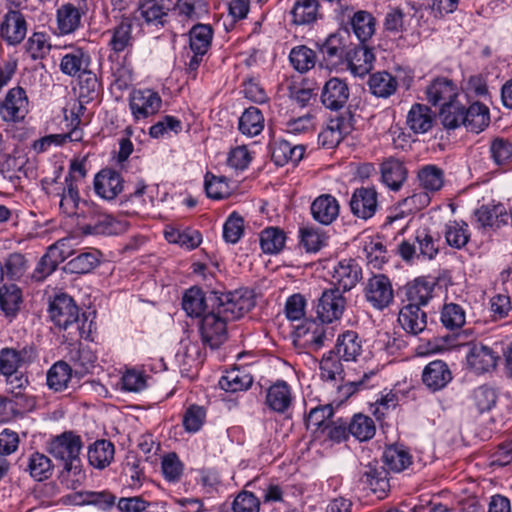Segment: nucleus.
I'll use <instances>...</instances> for the list:
<instances>
[{
	"label": "nucleus",
	"instance_id": "f257e3e1",
	"mask_svg": "<svg viewBox=\"0 0 512 512\" xmlns=\"http://www.w3.org/2000/svg\"><path fill=\"white\" fill-rule=\"evenodd\" d=\"M210 307L227 323L238 320L255 306L252 292L235 290L226 293L211 292Z\"/></svg>",
	"mask_w": 512,
	"mask_h": 512
},
{
	"label": "nucleus",
	"instance_id": "f03ea898",
	"mask_svg": "<svg viewBox=\"0 0 512 512\" xmlns=\"http://www.w3.org/2000/svg\"><path fill=\"white\" fill-rule=\"evenodd\" d=\"M82 219L78 221V225L85 235H118L128 230L127 221L114 218L94 205L84 202Z\"/></svg>",
	"mask_w": 512,
	"mask_h": 512
},
{
	"label": "nucleus",
	"instance_id": "7ed1b4c3",
	"mask_svg": "<svg viewBox=\"0 0 512 512\" xmlns=\"http://www.w3.org/2000/svg\"><path fill=\"white\" fill-rule=\"evenodd\" d=\"M49 314L57 327L68 331L71 340L83 337L85 320L82 321L81 325L79 309L70 296L66 294L56 296L50 304Z\"/></svg>",
	"mask_w": 512,
	"mask_h": 512
},
{
	"label": "nucleus",
	"instance_id": "20e7f679",
	"mask_svg": "<svg viewBox=\"0 0 512 512\" xmlns=\"http://www.w3.org/2000/svg\"><path fill=\"white\" fill-rule=\"evenodd\" d=\"M81 449L82 440L72 431H65L54 436L47 446L48 452L62 464L80 460Z\"/></svg>",
	"mask_w": 512,
	"mask_h": 512
},
{
	"label": "nucleus",
	"instance_id": "39448f33",
	"mask_svg": "<svg viewBox=\"0 0 512 512\" xmlns=\"http://www.w3.org/2000/svg\"><path fill=\"white\" fill-rule=\"evenodd\" d=\"M354 130V119L350 112L330 119L318 135V142L327 149L335 148L344 137Z\"/></svg>",
	"mask_w": 512,
	"mask_h": 512
},
{
	"label": "nucleus",
	"instance_id": "423d86ee",
	"mask_svg": "<svg viewBox=\"0 0 512 512\" xmlns=\"http://www.w3.org/2000/svg\"><path fill=\"white\" fill-rule=\"evenodd\" d=\"M227 322L211 308L200 322V334L204 345L217 349L227 339Z\"/></svg>",
	"mask_w": 512,
	"mask_h": 512
},
{
	"label": "nucleus",
	"instance_id": "0eeeda50",
	"mask_svg": "<svg viewBox=\"0 0 512 512\" xmlns=\"http://www.w3.org/2000/svg\"><path fill=\"white\" fill-rule=\"evenodd\" d=\"M366 300L378 310L388 307L394 299V291L390 279L384 274L371 277L365 287Z\"/></svg>",
	"mask_w": 512,
	"mask_h": 512
},
{
	"label": "nucleus",
	"instance_id": "6e6552de",
	"mask_svg": "<svg viewBox=\"0 0 512 512\" xmlns=\"http://www.w3.org/2000/svg\"><path fill=\"white\" fill-rule=\"evenodd\" d=\"M351 45L348 30L340 29L325 40L320 46V52L325 61L339 65L345 62Z\"/></svg>",
	"mask_w": 512,
	"mask_h": 512
},
{
	"label": "nucleus",
	"instance_id": "1a4fd4ad",
	"mask_svg": "<svg viewBox=\"0 0 512 512\" xmlns=\"http://www.w3.org/2000/svg\"><path fill=\"white\" fill-rule=\"evenodd\" d=\"M213 37L212 27L208 24H195L189 31V45L194 53L190 62L189 69L196 70L203 56L207 53L211 46Z\"/></svg>",
	"mask_w": 512,
	"mask_h": 512
},
{
	"label": "nucleus",
	"instance_id": "9d476101",
	"mask_svg": "<svg viewBox=\"0 0 512 512\" xmlns=\"http://www.w3.org/2000/svg\"><path fill=\"white\" fill-rule=\"evenodd\" d=\"M345 305V298L339 288L327 289L319 299L317 315L322 322L331 323L342 316Z\"/></svg>",
	"mask_w": 512,
	"mask_h": 512
},
{
	"label": "nucleus",
	"instance_id": "9b49d317",
	"mask_svg": "<svg viewBox=\"0 0 512 512\" xmlns=\"http://www.w3.org/2000/svg\"><path fill=\"white\" fill-rule=\"evenodd\" d=\"M161 97L150 89L136 90L130 97V109L135 119L148 118L161 107Z\"/></svg>",
	"mask_w": 512,
	"mask_h": 512
},
{
	"label": "nucleus",
	"instance_id": "f8f14e48",
	"mask_svg": "<svg viewBox=\"0 0 512 512\" xmlns=\"http://www.w3.org/2000/svg\"><path fill=\"white\" fill-rule=\"evenodd\" d=\"M27 34V22L18 10H9L0 24V36L9 45H18Z\"/></svg>",
	"mask_w": 512,
	"mask_h": 512
},
{
	"label": "nucleus",
	"instance_id": "ddd939ff",
	"mask_svg": "<svg viewBox=\"0 0 512 512\" xmlns=\"http://www.w3.org/2000/svg\"><path fill=\"white\" fill-rule=\"evenodd\" d=\"M28 111V98L22 87H15L8 91L5 100L0 103V114L5 121H19L24 119Z\"/></svg>",
	"mask_w": 512,
	"mask_h": 512
},
{
	"label": "nucleus",
	"instance_id": "4468645a",
	"mask_svg": "<svg viewBox=\"0 0 512 512\" xmlns=\"http://www.w3.org/2000/svg\"><path fill=\"white\" fill-rule=\"evenodd\" d=\"M499 355L491 347L482 343L469 344L466 356L468 366L476 373L481 374L494 369Z\"/></svg>",
	"mask_w": 512,
	"mask_h": 512
},
{
	"label": "nucleus",
	"instance_id": "2eb2a0df",
	"mask_svg": "<svg viewBox=\"0 0 512 512\" xmlns=\"http://www.w3.org/2000/svg\"><path fill=\"white\" fill-rule=\"evenodd\" d=\"M351 212L358 218H371L378 208V194L374 188L361 187L356 189L350 199Z\"/></svg>",
	"mask_w": 512,
	"mask_h": 512
},
{
	"label": "nucleus",
	"instance_id": "dca6fc26",
	"mask_svg": "<svg viewBox=\"0 0 512 512\" xmlns=\"http://www.w3.org/2000/svg\"><path fill=\"white\" fill-rule=\"evenodd\" d=\"M349 95L347 83L333 77L325 83L321 93V101L330 110H340L347 103Z\"/></svg>",
	"mask_w": 512,
	"mask_h": 512
},
{
	"label": "nucleus",
	"instance_id": "f3484780",
	"mask_svg": "<svg viewBox=\"0 0 512 512\" xmlns=\"http://www.w3.org/2000/svg\"><path fill=\"white\" fill-rule=\"evenodd\" d=\"M474 218L480 228L497 230L508 224L509 214L502 204L482 205L475 210Z\"/></svg>",
	"mask_w": 512,
	"mask_h": 512
},
{
	"label": "nucleus",
	"instance_id": "a211bd4d",
	"mask_svg": "<svg viewBox=\"0 0 512 512\" xmlns=\"http://www.w3.org/2000/svg\"><path fill=\"white\" fill-rule=\"evenodd\" d=\"M332 278L336 288H342L343 291H349L362 278V270L353 259H344L334 267Z\"/></svg>",
	"mask_w": 512,
	"mask_h": 512
},
{
	"label": "nucleus",
	"instance_id": "6ab92c4d",
	"mask_svg": "<svg viewBox=\"0 0 512 512\" xmlns=\"http://www.w3.org/2000/svg\"><path fill=\"white\" fill-rule=\"evenodd\" d=\"M401 327L411 335H418L427 327V314L415 303L403 306L398 315Z\"/></svg>",
	"mask_w": 512,
	"mask_h": 512
},
{
	"label": "nucleus",
	"instance_id": "aec40b11",
	"mask_svg": "<svg viewBox=\"0 0 512 512\" xmlns=\"http://www.w3.org/2000/svg\"><path fill=\"white\" fill-rule=\"evenodd\" d=\"M375 57L365 45L350 46L345 62L353 75L362 77L373 69Z\"/></svg>",
	"mask_w": 512,
	"mask_h": 512
},
{
	"label": "nucleus",
	"instance_id": "412c9836",
	"mask_svg": "<svg viewBox=\"0 0 512 512\" xmlns=\"http://www.w3.org/2000/svg\"><path fill=\"white\" fill-rule=\"evenodd\" d=\"M94 189L100 197L107 200L114 199L123 190V179L114 170H101L95 177Z\"/></svg>",
	"mask_w": 512,
	"mask_h": 512
},
{
	"label": "nucleus",
	"instance_id": "4be33fe9",
	"mask_svg": "<svg viewBox=\"0 0 512 512\" xmlns=\"http://www.w3.org/2000/svg\"><path fill=\"white\" fill-rule=\"evenodd\" d=\"M35 358L32 347H24L21 350L4 348L0 351V372L3 375H10L17 372V369L31 362Z\"/></svg>",
	"mask_w": 512,
	"mask_h": 512
},
{
	"label": "nucleus",
	"instance_id": "5701e85b",
	"mask_svg": "<svg viewBox=\"0 0 512 512\" xmlns=\"http://www.w3.org/2000/svg\"><path fill=\"white\" fill-rule=\"evenodd\" d=\"M310 209L315 221L329 225L337 219L340 206L334 196L322 194L312 202Z\"/></svg>",
	"mask_w": 512,
	"mask_h": 512
},
{
	"label": "nucleus",
	"instance_id": "b1692460",
	"mask_svg": "<svg viewBox=\"0 0 512 512\" xmlns=\"http://www.w3.org/2000/svg\"><path fill=\"white\" fill-rule=\"evenodd\" d=\"M426 98L432 105H441L458 98V89L449 79L437 78L426 88Z\"/></svg>",
	"mask_w": 512,
	"mask_h": 512
},
{
	"label": "nucleus",
	"instance_id": "393cba45",
	"mask_svg": "<svg viewBox=\"0 0 512 512\" xmlns=\"http://www.w3.org/2000/svg\"><path fill=\"white\" fill-rule=\"evenodd\" d=\"M435 114L424 104H413L406 118V124L415 134H424L432 129Z\"/></svg>",
	"mask_w": 512,
	"mask_h": 512
},
{
	"label": "nucleus",
	"instance_id": "a878e982",
	"mask_svg": "<svg viewBox=\"0 0 512 512\" xmlns=\"http://www.w3.org/2000/svg\"><path fill=\"white\" fill-rule=\"evenodd\" d=\"M452 379L448 365L441 360L430 362L423 370V383L432 391L444 388Z\"/></svg>",
	"mask_w": 512,
	"mask_h": 512
},
{
	"label": "nucleus",
	"instance_id": "bb28decb",
	"mask_svg": "<svg viewBox=\"0 0 512 512\" xmlns=\"http://www.w3.org/2000/svg\"><path fill=\"white\" fill-rule=\"evenodd\" d=\"M172 4L169 0H144L139 7L141 16L147 24L164 26Z\"/></svg>",
	"mask_w": 512,
	"mask_h": 512
},
{
	"label": "nucleus",
	"instance_id": "cd10ccee",
	"mask_svg": "<svg viewBox=\"0 0 512 512\" xmlns=\"http://www.w3.org/2000/svg\"><path fill=\"white\" fill-rule=\"evenodd\" d=\"M304 146L291 145L287 140H277L271 145V159L277 166L288 162L298 163L304 155Z\"/></svg>",
	"mask_w": 512,
	"mask_h": 512
},
{
	"label": "nucleus",
	"instance_id": "c85d7f7f",
	"mask_svg": "<svg viewBox=\"0 0 512 512\" xmlns=\"http://www.w3.org/2000/svg\"><path fill=\"white\" fill-rule=\"evenodd\" d=\"M132 26V20L124 17L114 28L105 32L111 35L108 45L112 51L120 53L133 45Z\"/></svg>",
	"mask_w": 512,
	"mask_h": 512
},
{
	"label": "nucleus",
	"instance_id": "c756f323",
	"mask_svg": "<svg viewBox=\"0 0 512 512\" xmlns=\"http://www.w3.org/2000/svg\"><path fill=\"white\" fill-rule=\"evenodd\" d=\"M463 122L461 125L474 133L483 131L490 122L489 109L480 102L471 104L468 108L464 106Z\"/></svg>",
	"mask_w": 512,
	"mask_h": 512
},
{
	"label": "nucleus",
	"instance_id": "7c9ffc66",
	"mask_svg": "<svg viewBox=\"0 0 512 512\" xmlns=\"http://www.w3.org/2000/svg\"><path fill=\"white\" fill-rule=\"evenodd\" d=\"M292 403V394L289 385L278 380L267 390L266 404L268 407L278 413H284Z\"/></svg>",
	"mask_w": 512,
	"mask_h": 512
},
{
	"label": "nucleus",
	"instance_id": "2f4dec72",
	"mask_svg": "<svg viewBox=\"0 0 512 512\" xmlns=\"http://www.w3.org/2000/svg\"><path fill=\"white\" fill-rule=\"evenodd\" d=\"M343 361H356L361 355V340L356 332L346 331L339 335L333 350Z\"/></svg>",
	"mask_w": 512,
	"mask_h": 512
},
{
	"label": "nucleus",
	"instance_id": "473e14b6",
	"mask_svg": "<svg viewBox=\"0 0 512 512\" xmlns=\"http://www.w3.org/2000/svg\"><path fill=\"white\" fill-rule=\"evenodd\" d=\"M407 177L404 164L395 158H388L381 164V178L391 190L398 191Z\"/></svg>",
	"mask_w": 512,
	"mask_h": 512
},
{
	"label": "nucleus",
	"instance_id": "72a5a7b5",
	"mask_svg": "<svg viewBox=\"0 0 512 512\" xmlns=\"http://www.w3.org/2000/svg\"><path fill=\"white\" fill-rule=\"evenodd\" d=\"M65 184L66 186L63 188L62 193L57 195L59 197V208L67 216H77L79 219H82L85 209L78 213L80 203L78 187L68 177L65 178Z\"/></svg>",
	"mask_w": 512,
	"mask_h": 512
},
{
	"label": "nucleus",
	"instance_id": "f704fd0d",
	"mask_svg": "<svg viewBox=\"0 0 512 512\" xmlns=\"http://www.w3.org/2000/svg\"><path fill=\"white\" fill-rule=\"evenodd\" d=\"M435 282L427 278H417L406 287V296L409 303L418 307L426 305L433 297Z\"/></svg>",
	"mask_w": 512,
	"mask_h": 512
},
{
	"label": "nucleus",
	"instance_id": "c9c22d12",
	"mask_svg": "<svg viewBox=\"0 0 512 512\" xmlns=\"http://www.w3.org/2000/svg\"><path fill=\"white\" fill-rule=\"evenodd\" d=\"M89 64V55L82 49H76L62 57L60 69L66 75L80 76L88 72Z\"/></svg>",
	"mask_w": 512,
	"mask_h": 512
},
{
	"label": "nucleus",
	"instance_id": "e433bc0d",
	"mask_svg": "<svg viewBox=\"0 0 512 512\" xmlns=\"http://www.w3.org/2000/svg\"><path fill=\"white\" fill-rule=\"evenodd\" d=\"M368 86L371 93L376 97L388 98L396 92L398 82L390 73L382 71L370 75Z\"/></svg>",
	"mask_w": 512,
	"mask_h": 512
},
{
	"label": "nucleus",
	"instance_id": "4c0bfd02",
	"mask_svg": "<svg viewBox=\"0 0 512 512\" xmlns=\"http://www.w3.org/2000/svg\"><path fill=\"white\" fill-rule=\"evenodd\" d=\"M209 306V296L206 297L200 288L191 287L184 293L182 307L189 316L199 317L202 314L204 315Z\"/></svg>",
	"mask_w": 512,
	"mask_h": 512
},
{
	"label": "nucleus",
	"instance_id": "58836bf2",
	"mask_svg": "<svg viewBox=\"0 0 512 512\" xmlns=\"http://www.w3.org/2000/svg\"><path fill=\"white\" fill-rule=\"evenodd\" d=\"M115 496L108 491H84L69 496L74 505H95L101 509H107L114 505Z\"/></svg>",
	"mask_w": 512,
	"mask_h": 512
},
{
	"label": "nucleus",
	"instance_id": "ea45409f",
	"mask_svg": "<svg viewBox=\"0 0 512 512\" xmlns=\"http://www.w3.org/2000/svg\"><path fill=\"white\" fill-rule=\"evenodd\" d=\"M419 185L422 189L433 195L444 185V172L435 165H426L418 171Z\"/></svg>",
	"mask_w": 512,
	"mask_h": 512
},
{
	"label": "nucleus",
	"instance_id": "a19ab883",
	"mask_svg": "<svg viewBox=\"0 0 512 512\" xmlns=\"http://www.w3.org/2000/svg\"><path fill=\"white\" fill-rule=\"evenodd\" d=\"M82 12L71 3L62 5L57 11L58 28L61 34L74 32L81 23Z\"/></svg>",
	"mask_w": 512,
	"mask_h": 512
},
{
	"label": "nucleus",
	"instance_id": "79ce46f5",
	"mask_svg": "<svg viewBox=\"0 0 512 512\" xmlns=\"http://www.w3.org/2000/svg\"><path fill=\"white\" fill-rule=\"evenodd\" d=\"M238 128L243 135L249 137L260 134L264 128L262 112L253 106L247 108L239 118Z\"/></svg>",
	"mask_w": 512,
	"mask_h": 512
},
{
	"label": "nucleus",
	"instance_id": "37998d69",
	"mask_svg": "<svg viewBox=\"0 0 512 512\" xmlns=\"http://www.w3.org/2000/svg\"><path fill=\"white\" fill-rule=\"evenodd\" d=\"M114 457V445L107 440H98L88 450L89 463L99 469L105 468Z\"/></svg>",
	"mask_w": 512,
	"mask_h": 512
},
{
	"label": "nucleus",
	"instance_id": "c03bdc74",
	"mask_svg": "<svg viewBox=\"0 0 512 512\" xmlns=\"http://www.w3.org/2000/svg\"><path fill=\"white\" fill-rule=\"evenodd\" d=\"M19 445V436L16 432L4 429L0 432V480L8 472L10 463L7 456L14 453Z\"/></svg>",
	"mask_w": 512,
	"mask_h": 512
},
{
	"label": "nucleus",
	"instance_id": "a18cd8bd",
	"mask_svg": "<svg viewBox=\"0 0 512 512\" xmlns=\"http://www.w3.org/2000/svg\"><path fill=\"white\" fill-rule=\"evenodd\" d=\"M71 376V367L65 361H58L47 372V385L55 392L63 391L68 387Z\"/></svg>",
	"mask_w": 512,
	"mask_h": 512
},
{
	"label": "nucleus",
	"instance_id": "49530a36",
	"mask_svg": "<svg viewBox=\"0 0 512 512\" xmlns=\"http://www.w3.org/2000/svg\"><path fill=\"white\" fill-rule=\"evenodd\" d=\"M172 8L178 15L191 21H196L208 14L207 0H177Z\"/></svg>",
	"mask_w": 512,
	"mask_h": 512
},
{
	"label": "nucleus",
	"instance_id": "de8ad7c7",
	"mask_svg": "<svg viewBox=\"0 0 512 512\" xmlns=\"http://www.w3.org/2000/svg\"><path fill=\"white\" fill-rule=\"evenodd\" d=\"M63 468L59 475L60 483L67 489L75 490L82 485L86 474L82 469L81 460L62 464Z\"/></svg>",
	"mask_w": 512,
	"mask_h": 512
},
{
	"label": "nucleus",
	"instance_id": "09e8293b",
	"mask_svg": "<svg viewBox=\"0 0 512 512\" xmlns=\"http://www.w3.org/2000/svg\"><path fill=\"white\" fill-rule=\"evenodd\" d=\"M351 26L356 37L362 44L375 33V19L367 11L356 12L351 19Z\"/></svg>",
	"mask_w": 512,
	"mask_h": 512
},
{
	"label": "nucleus",
	"instance_id": "8fccbe9b",
	"mask_svg": "<svg viewBox=\"0 0 512 512\" xmlns=\"http://www.w3.org/2000/svg\"><path fill=\"white\" fill-rule=\"evenodd\" d=\"M252 382L251 375L240 369H233L220 378L219 386L227 392H237L248 389Z\"/></svg>",
	"mask_w": 512,
	"mask_h": 512
},
{
	"label": "nucleus",
	"instance_id": "3c124183",
	"mask_svg": "<svg viewBox=\"0 0 512 512\" xmlns=\"http://www.w3.org/2000/svg\"><path fill=\"white\" fill-rule=\"evenodd\" d=\"M464 105L457 99L444 102L439 112L440 120L446 129H456L463 122Z\"/></svg>",
	"mask_w": 512,
	"mask_h": 512
},
{
	"label": "nucleus",
	"instance_id": "603ef678",
	"mask_svg": "<svg viewBox=\"0 0 512 512\" xmlns=\"http://www.w3.org/2000/svg\"><path fill=\"white\" fill-rule=\"evenodd\" d=\"M445 238L449 246L460 249L469 239L468 225L464 221H449L445 226Z\"/></svg>",
	"mask_w": 512,
	"mask_h": 512
},
{
	"label": "nucleus",
	"instance_id": "864d4df0",
	"mask_svg": "<svg viewBox=\"0 0 512 512\" xmlns=\"http://www.w3.org/2000/svg\"><path fill=\"white\" fill-rule=\"evenodd\" d=\"M317 9V0H298L291 10L293 23L302 25L313 22L316 19Z\"/></svg>",
	"mask_w": 512,
	"mask_h": 512
},
{
	"label": "nucleus",
	"instance_id": "5fc2aeb1",
	"mask_svg": "<svg viewBox=\"0 0 512 512\" xmlns=\"http://www.w3.org/2000/svg\"><path fill=\"white\" fill-rule=\"evenodd\" d=\"M289 59L297 71L304 73L315 66L316 54L312 49L301 45L291 50Z\"/></svg>",
	"mask_w": 512,
	"mask_h": 512
},
{
	"label": "nucleus",
	"instance_id": "6e6d98bb",
	"mask_svg": "<svg viewBox=\"0 0 512 512\" xmlns=\"http://www.w3.org/2000/svg\"><path fill=\"white\" fill-rule=\"evenodd\" d=\"M99 253L84 252L71 259L64 267V270L70 273L85 274L94 269L99 263Z\"/></svg>",
	"mask_w": 512,
	"mask_h": 512
},
{
	"label": "nucleus",
	"instance_id": "4d7b16f0",
	"mask_svg": "<svg viewBox=\"0 0 512 512\" xmlns=\"http://www.w3.org/2000/svg\"><path fill=\"white\" fill-rule=\"evenodd\" d=\"M348 428L350 434L360 441H367L375 435L374 421L363 414H356Z\"/></svg>",
	"mask_w": 512,
	"mask_h": 512
},
{
	"label": "nucleus",
	"instance_id": "13d9d810",
	"mask_svg": "<svg viewBox=\"0 0 512 512\" xmlns=\"http://www.w3.org/2000/svg\"><path fill=\"white\" fill-rule=\"evenodd\" d=\"M285 244V234L278 228L270 227L260 234V245L264 253L276 254Z\"/></svg>",
	"mask_w": 512,
	"mask_h": 512
},
{
	"label": "nucleus",
	"instance_id": "bf43d9fd",
	"mask_svg": "<svg viewBox=\"0 0 512 512\" xmlns=\"http://www.w3.org/2000/svg\"><path fill=\"white\" fill-rule=\"evenodd\" d=\"M52 468L51 460L44 454L35 452L29 457L27 469L30 475L38 481L49 478L52 475Z\"/></svg>",
	"mask_w": 512,
	"mask_h": 512
},
{
	"label": "nucleus",
	"instance_id": "052dcab7",
	"mask_svg": "<svg viewBox=\"0 0 512 512\" xmlns=\"http://www.w3.org/2000/svg\"><path fill=\"white\" fill-rule=\"evenodd\" d=\"M341 358L331 350L324 355L320 362L321 377L325 380L343 379V365Z\"/></svg>",
	"mask_w": 512,
	"mask_h": 512
},
{
	"label": "nucleus",
	"instance_id": "680f3d73",
	"mask_svg": "<svg viewBox=\"0 0 512 512\" xmlns=\"http://www.w3.org/2000/svg\"><path fill=\"white\" fill-rule=\"evenodd\" d=\"M465 311L455 303L445 304L441 311V322L447 329H459L465 324Z\"/></svg>",
	"mask_w": 512,
	"mask_h": 512
},
{
	"label": "nucleus",
	"instance_id": "e2e57ef3",
	"mask_svg": "<svg viewBox=\"0 0 512 512\" xmlns=\"http://www.w3.org/2000/svg\"><path fill=\"white\" fill-rule=\"evenodd\" d=\"M383 459L387 467L395 472H401L411 463V458L408 452L398 448L397 446H390L386 448L383 453Z\"/></svg>",
	"mask_w": 512,
	"mask_h": 512
},
{
	"label": "nucleus",
	"instance_id": "0e129e2a",
	"mask_svg": "<svg viewBox=\"0 0 512 512\" xmlns=\"http://www.w3.org/2000/svg\"><path fill=\"white\" fill-rule=\"evenodd\" d=\"M301 243L307 252H317L326 245L327 236L325 233L312 226L300 229Z\"/></svg>",
	"mask_w": 512,
	"mask_h": 512
},
{
	"label": "nucleus",
	"instance_id": "69168bd1",
	"mask_svg": "<svg viewBox=\"0 0 512 512\" xmlns=\"http://www.w3.org/2000/svg\"><path fill=\"white\" fill-rule=\"evenodd\" d=\"M472 400L480 413L491 410L497 402V393L494 388L482 385L472 393Z\"/></svg>",
	"mask_w": 512,
	"mask_h": 512
},
{
	"label": "nucleus",
	"instance_id": "338daca9",
	"mask_svg": "<svg viewBox=\"0 0 512 512\" xmlns=\"http://www.w3.org/2000/svg\"><path fill=\"white\" fill-rule=\"evenodd\" d=\"M21 302V290L14 284L0 288V306L7 314L15 313Z\"/></svg>",
	"mask_w": 512,
	"mask_h": 512
},
{
	"label": "nucleus",
	"instance_id": "774afa93",
	"mask_svg": "<svg viewBox=\"0 0 512 512\" xmlns=\"http://www.w3.org/2000/svg\"><path fill=\"white\" fill-rule=\"evenodd\" d=\"M415 241L418 244L419 257L433 259L437 255L438 239H435L428 230H418Z\"/></svg>",
	"mask_w": 512,
	"mask_h": 512
}]
</instances>
